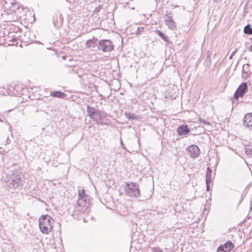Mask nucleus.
<instances>
[{
	"instance_id": "obj_6",
	"label": "nucleus",
	"mask_w": 252,
	"mask_h": 252,
	"mask_svg": "<svg viewBox=\"0 0 252 252\" xmlns=\"http://www.w3.org/2000/svg\"><path fill=\"white\" fill-rule=\"evenodd\" d=\"M187 151L188 152L190 157L193 158H196L199 155V149L195 145H192L189 146L187 149Z\"/></svg>"
},
{
	"instance_id": "obj_24",
	"label": "nucleus",
	"mask_w": 252,
	"mask_h": 252,
	"mask_svg": "<svg viewBox=\"0 0 252 252\" xmlns=\"http://www.w3.org/2000/svg\"><path fill=\"white\" fill-rule=\"evenodd\" d=\"M199 121L201 123H202L205 125H210V123L205 120H204L203 119H201L200 118L199 119Z\"/></svg>"
},
{
	"instance_id": "obj_22",
	"label": "nucleus",
	"mask_w": 252,
	"mask_h": 252,
	"mask_svg": "<svg viewBox=\"0 0 252 252\" xmlns=\"http://www.w3.org/2000/svg\"><path fill=\"white\" fill-rule=\"evenodd\" d=\"M152 251L153 252H163L162 250L159 247H152L151 248Z\"/></svg>"
},
{
	"instance_id": "obj_32",
	"label": "nucleus",
	"mask_w": 252,
	"mask_h": 252,
	"mask_svg": "<svg viewBox=\"0 0 252 252\" xmlns=\"http://www.w3.org/2000/svg\"><path fill=\"white\" fill-rule=\"evenodd\" d=\"M136 32L138 33L137 32H139V30H137V31H136Z\"/></svg>"
},
{
	"instance_id": "obj_15",
	"label": "nucleus",
	"mask_w": 252,
	"mask_h": 252,
	"mask_svg": "<svg viewBox=\"0 0 252 252\" xmlns=\"http://www.w3.org/2000/svg\"><path fill=\"white\" fill-rule=\"evenodd\" d=\"M245 153L249 157H252V145H249L245 147Z\"/></svg>"
},
{
	"instance_id": "obj_13",
	"label": "nucleus",
	"mask_w": 252,
	"mask_h": 252,
	"mask_svg": "<svg viewBox=\"0 0 252 252\" xmlns=\"http://www.w3.org/2000/svg\"><path fill=\"white\" fill-rule=\"evenodd\" d=\"M244 32L245 34L252 35V28L251 25L248 24L246 26L244 29Z\"/></svg>"
},
{
	"instance_id": "obj_16",
	"label": "nucleus",
	"mask_w": 252,
	"mask_h": 252,
	"mask_svg": "<svg viewBox=\"0 0 252 252\" xmlns=\"http://www.w3.org/2000/svg\"><path fill=\"white\" fill-rule=\"evenodd\" d=\"M249 66L250 65L249 64H246L243 65L242 69V73L244 74H246L247 75H249V73L250 72Z\"/></svg>"
},
{
	"instance_id": "obj_2",
	"label": "nucleus",
	"mask_w": 252,
	"mask_h": 252,
	"mask_svg": "<svg viewBox=\"0 0 252 252\" xmlns=\"http://www.w3.org/2000/svg\"><path fill=\"white\" fill-rule=\"evenodd\" d=\"M52 218L48 215L42 216L38 220L40 231L44 234H49L52 231Z\"/></svg>"
},
{
	"instance_id": "obj_8",
	"label": "nucleus",
	"mask_w": 252,
	"mask_h": 252,
	"mask_svg": "<svg viewBox=\"0 0 252 252\" xmlns=\"http://www.w3.org/2000/svg\"><path fill=\"white\" fill-rule=\"evenodd\" d=\"M233 247L234 244L231 241H227L223 246L219 247L217 252H230Z\"/></svg>"
},
{
	"instance_id": "obj_14",
	"label": "nucleus",
	"mask_w": 252,
	"mask_h": 252,
	"mask_svg": "<svg viewBox=\"0 0 252 252\" xmlns=\"http://www.w3.org/2000/svg\"><path fill=\"white\" fill-rule=\"evenodd\" d=\"M156 33L159 35L164 41L168 42V37L160 31L158 30L156 31Z\"/></svg>"
},
{
	"instance_id": "obj_1",
	"label": "nucleus",
	"mask_w": 252,
	"mask_h": 252,
	"mask_svg": "<svg viewBox=\"0 0 252 252\" xmlns=\"http://www.w3.org/2000/svg\"><path fill=\"white\" fill-rule=\"evenodd\" d=\"M3 179L4 186L12 193L16 190L20 189L24 185V175L22 173L18 171L6 174Z\"/></svg>"
},
{
	"instance_id": "obj_28",
	"label": "nucleus",
	"mask_w": 252,
	"mask_h": 252,
	"mask_svg": "<svg viewBox=\"0 0 252 252\" xmlns=\"http://www.w3.org/2000/svg\"><path fill=\"white\" fill-rule=\"evenodd\" d=\"M206 186H207V190L209 191V189H209V184H206Z\"/></svg>"
},
{
	"instance_id": "obj_27",
	"label": "nucleus",
	"mask_w": 252,
	"mask_h": 252,
	"mask_svg": "<svg viewBox=\"0 0 252 252\" xmlns=\"http://www.w3.org/2000/svg\"><path fill=\"white\" fill-rule=\"evenodd\" d=\"M121 145H122V146H123V149H126V147H125L124 146V144H123V141H122V139L121 140Z\"/></svg>"
},
{
	"instance_id": "obj_25",
	"label": "nucleus",
	"mask_w": 252,
	"mask_h": 252,
	"mask_svg": "<svg viewBox=\"0 0 252 252\" xmlns=\"http://www.w3.org/2000/svg\"><path fill=\"white\" fill-rule=\"evenodd\" d=\"M236 52V50H235V51H233V52L231 53V54L230 55V57H229V58H230V59H232V57H233V56L235 54Z\"/></svg>"
},
{
	"instance_id": "obj_21",
	"label": "nucleus",
	"mask_w": 252,
	"mask_h": 252,
	"mask_svg": "<svg viewBox=\"0 0 252 252\" xmlns=\"http://www.w3.org/2000/svg\"><path fill=\"white\" fill-rule=\"evenodd\" d=\"M211 182V174L210 173L206 174V184H210Z\"/></svg>"
},
{
	"instance_id": "obj_34",
	"label": "nucleus",
	"mask_w": 252,
	"mask_h": 252,
	"mask_svg": "<svg viewBox=\"0 0 252 252\" xmlns=\"http://www.w3.org/2000/svg\"><path fill=\"white\" fill-rule=\"evenodd\" d=\"M136 32L138 33L137 32H139V30H137V31H136Z\"/></svg>"
},
{
	"instance_id": "obj_30",
	"label": "nucleus",
	"mask_w": 252,
	"mask_h": 252,
	"mask_svg": "<svg viewBox=\"0 0 252 252\" xmlns=\"http://www.w3.org/2000/svg\"><path fill=\"white\" fill-rule=\"evenodd\" d=\"M214 1L216 2H219V1H220V0H214Z\"/></svg>"
},
{
	"instance_id": "obj_31",
	"label": "nucleus",
	"mask_w": 252,
	"mask_h": 252,
	"mask_svg": "<svg viewBox=\"0 0 252 252\" xmlns=\"http://www.w3.org/2000/svg\"><path fill=\"white\" fill-rule=\"evenodd\" d=\"M136 32L138 33L137 32H139V30H137V31H136Z\"/></svg>"
},
{
	"instance_id": "obj_5",
	"label": "nucleus",
	"mask_w": 252,
	"mask_h": 252,
	"mask_svg": "<svg viewBox=\"0 0 252 252\" xmlns=\"http://www.w3.org/2000/svg\"><path fill=\"white\" fill-rule=\"evenodd\" d=\"M248 91V85L247 83H242L236 90L234 94V98L238 100L239 97H243Z\"/></svg>"
},
{
	"instance_id": "obj_3",
	"label": "nucleus",
	"mask_w": 252,
	"mask_h": 252,
	"mask_svg": "<svg viewBox=\"0 0 252 252\" xmlns=\"http://www.w3.org/2000/svg\"><path fill=\"white\" fill-rule=\"evenodd\" d=\"M125 190L126 195L130 197L138 198L140 196L138 186L135 183H125Z\"/></svg>"
},
{
	"instance_id": "obj_19",
	"label": "nucleus",
	"mask_w": 252,
	"mask_h": 252,
	"mask_svg": "<svg viewBox=\"0 0 252 252\" xmlns=\"http://www.w3.org/2000/svg\"><path fill=\"white\" fill-rule=\"evenodd\" d=\"M125 116L126 118H127L128 119H136V116L131 113H125Z\"/></svg>"
},
{
	"instance_id": "obj_11",
	"label": "nucleus",
	"mask_w": 252,
	"mask_h": 252,
	"mask_svg": "<svg viewBox=\"0 0 252 252\" xmlns=\"http://www.w3.org/2000/svg\"><path fill=\"white\" fill-rule=\"evenodd\" d=\"M177 130L179 135L185 136L189 132L190 129L187 125H183L179 126Z\"/></svg>"
},
{
	"instance_id": "obj_9",
	"label": "nucleus",
	"mask_w": 252,
	"mask_h": 252,
	"mask_svg": "<svg viewBox=\"0 0 252 252\" xmlns=\"http://www.w3.org/2000/svg\"><path fill=\"white\" fill-rule=\"evenodd\" d=\"M87 112L88 115L94 121H97V118L95 117V114L96 113H99V110L95 109L93 107H90L87 105Z\"/></svg>"
},
{
	"instance_id": "obj_17",
	"label": "nucleus",
	"mask_w": 252,
	"mask_h": 252,
	"mask_svg": "<svg viewBox=\"0 0 252 252\" xmlns=\"http://www.w3.org/2000/svg\"><path fill=\"white\" fill-rule=\"evenodd\" d=\"M105 114L103 112H101L99 110V113H96L95 114V117L97 118V121H96L97 123H98L99 120H100L102 119V118L104 116V117Z\"/></svg>"
},
{
	"instance_id": "obj_12",
	"label": "nucleus",
	"mask_w": 252,
	"mask_h": 252,
	"mask_svg": "<svg viewBox=\"0 0 252 252\" xmlns=\"http://www.w3.org/2000/svg\"><path fill=\"white\" fill-rule=\"evenodd\" d=\"M51 95L55 97L63 98L65 94L61 91H54L51 92Z\"/></svg>"
},
{
	"instance_id": "obj_7",
	"label": "nucleus",
	"mask_w": 252,
	"mask_h": 252,
	"mask_svg": "<svg viewBox=\"0 0 252 252\" xmlns=\"http://www.w3.org/2000/svg\"><path fill=\"white\" fill-rule=\"evenodd\" d=\"M243 125L245 128H252V113H247L245 115Z\"/></svg>"
},
{
	"instance_id": "obj_26",
	"label": "nucleus",
	"mask_w": 252,
	"mask_h": 252,
	"mask_svg": "<svg viewBox=\"0 0 252 252\" xmlns=\"http://www.w3.org/2000/svg\"><path fill=\"white\" fill-rule=\"evenodd\" d=\"M210 173V174H211L212 173V170L209 167H208L207 169V173Z\"/></svg>"
},
{
	"instance_id": "obj_10",
	"label": "nucleus",
	"mask_w": 252,
	"mask_h": 252,
	"mask_svg": "<svg viewBox=\"0 0 252 252\" xmlns=\"http://www.w3.org/2000/svg\"><path fill=\"white\" fill-rule=\"evenodd\" d=\"M77 205L81 207L82 211H85L89 206V200L87 198H78L77 200Z\"/></svg>"
},
{
	"instance_id": "obj_4",
	"label": "nucleus",
	"mask_w": 252,
	"mask_h": 252,
	"mask_svg": "<svg viewBox=\"0 0 252 252\" xmlns=\"http://www.w3.org/2000/svg\"><path fill=\"white\" fill-rule=\"evenodd\" d=\"M113 45L109 40H101L98 42V48L103 52H109L113 49Z\"/></svg>"
},
{
	"instance_id": "obj_33",
	"label": "nucleus",
	"mask_w": 252,
	"mask_h": 252,
	"mask_svg": "<svg viewBox=\"0 0 252 252\" xmlns=\"http://www.w3.org/2000/svg\"><path fill=\"white\" fill-rule=\"evenodd\" d=\"M136 32L138 33L137 32H139V30H137V31H136Z\"/></svg>"
},
{
	"instance_id": "obj_29",
	"label": "nucleus",
	"mask_w": 252,
	"mask_h": 252,
	"mask_svg": "<svg viewBox=\"0 0 252 252\" xmlns=\"http://www.w3.org/2000/svg\"><path fill=\"white\" fill-rule=\"evenodd\" d=\"M168 18V19H167V20H170H170H172V17H170V16L168 17V18Z\"/></svg>"
},
{
	"instance_id": "obj_20",
	"label": "nucleus",
	"mask_w": 252,
	"mask_h": 252,
	"mask_svg": "<svg viewBox=\"0 0 252 252\" xmlns=\"http://www.w3.org/2000/svg\"><path fill=\"white\" fill-rule=\"evenodd\" d=\"M85 190L82 189L81 190L79 191L78 198H87V196L85 194Z\"/></svg>"
},
{
	"instance_id": "obj_23",
	"label": "nucleus",
	"mask_w": 252,
	"mask_h": 252,
	"mask_svg": "<svg viewBox=\"0 0 252 252\" xmlns=\"http://www.w3.org/2000/svg\"><path fill=\"white\" fill-rule=\"evenodd\" d=\"M94 43L93 41L92 40H88L87 43H86V45H87V46L88 47H94Z\"/></svg>"
},
{
	"instance_id": "obj_18",
	"label": "nucleus",
	"mask_w": 252,
	"mask_h": 252,
	"mask_svg": "<svg viewBox=\"0 0 252 252\" xmlns=\"http://www.w3.org/2000/svg\"><path fill=\"white\" fill-rule=\"evenodd\" d=\"M165 23L170 28H173L175 27V23L172 20H165Z\"/></svg>"
}]
</instances>
